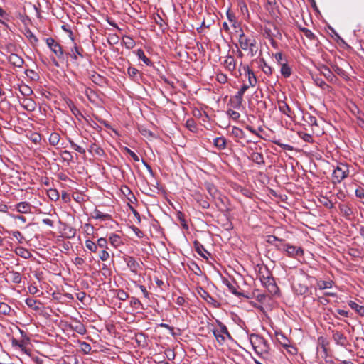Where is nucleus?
Returning <instances> with one entry per match:
<instances>
[{
  "label": "nucleus",
  "instance_id": "3",
  "mask_svg": "<svg viewBox=\"0 0 364 364\" xmlns=\"http://www.w3.org/2000/svg\"><path fill=\"white\" fill-rule=\"evenodd\" d=\"M217 323L220 327V329H213V333L216 339V341L220 344L223 345L225 341L226 337L229 339L232 340V337L229 333L228 328L225 324H223L221 321H217Z\"/></svg>",
  "mask_w": 364,
  "mask_h": 364
},
{
  "label": "nucleus",
  "instance_id": "15",
  "mask_svg": "<svg viewBox=\"0 0 364 364\" xmlns=\"http://www.w3.org/2000/svg\"><path fill=\"white\" fill-rule=\"evenodd\" d=\"M194 200L198 203V205L203 209H208L210 207V203L208 201V197L202 195L199 192H196L193 194Z\"/></svg>",
  "mask_w": 364,
  "mask_h": 364
},
{
  "label": "nucleus",
  "instance_id": "57",
  "mask_svg": "<svg viewBox=\"0 0 364 364\" xmlns=\"http://www.w3.org/2000/svg\"><path fill=\"white\" fill-rule=\"evenodd\" d=\"M96 245H97V247H99L102 249H107V240L105 237L99 238Z\"/></svg>",
  "mask_w": 364,
  "mask_h": 364
},
{
  "label": "nucleus",
  "instance_id": "6",
  "mask_svg": "<svg viewBox=\"0 0 364 364\" xmlns=\"http://www.w3.org/2000/svg\"><path fill=\"white\" fill-rule=\"evenodd\" d=\"M260 280L271 294L274 295L279 291V288L276 284L274 278L269 272H268V275L266 277L264 275L261 276Z\"/></svg>",
  "mask_w": 364,
  "mask_h": 364
},
{
  "label": "nucleus",
  "instance_id": "19",
  "mask_svg": "<svg viewBox=\"0 0 364 364\" xmlns=\"http://www.w3.org/2000/svg\"><path fill=\"white\" fill-rule=\"evenodd\" d=\"M16 209L21 213H28L31 212V205L28 202H20L16 205Z\"/></svg>",
  "mask_w": 364,
  "mask_h": 364
},
{
  "label": "nucleus",
  "instance_id": "31",
  "mask_svg": "<svg viewBox=\"0 0 364 364\" xmlns=\"http://www.w3.org/2000/svg\"><path fill=\"white\" fill-rule=\"evenodd\" d=\"M294 290L297 294L304 295L309 291V287L302 284H297L294 286Z\"/></svg>",
  "mask_w": 364,
  "mask_h": 364
},
{
  "label": "nucleus",
  "instance_id": "25",
  "mask_svg": "<svg viewBox=\"0 0 364 364\" xmlns=\"http://www.w3.org/2000/svg\"><path fill=\"white\" fill-rule=\"evenodd\" d=\"M66 104L68 106V107L70 108L71 112L73 114H74L76 117H79V116H82L81 112L80 111V109L75 105L74 102H73L72 100L70 99H68L66 100Z\"/></svg>",
  "mask_w": 364,
  "mask_h": 364
},
{
  "label": "nucleus",
  "instance_id": "4",
  "mask_svg": "<svg viewBox=\"0 0 364 364\" xmlns=\"http://www.w3.org/2000/svg\"><path fill=\"white\" fill-rule=\"evenodd\" d=\"M349 173L348 166L346 164H340L333 170V183H341L344 178H347Z\"/></svg>",
  "mask_w": 364,
  "mask_h": 364
},
{
  "label": "nucleus",
  "instance_id": "37",
  "mask_svg": "<svg viewBox=\"0 0 364 364\" xmlns=\"http://www.w3.org/2000/svg\"><path fill=\"white\" fill-rule=\"evenodd\" d=\"M176 218L179 220V222H180L181 226L183 227V228L185 229V230H188V225L186 220L185 218L184 213L181 212V211H178L176 213Z\"/></svg>",
  "mask_w": 364,
  "mask_h": 364
},
{
  "label": "nucleus",
  "instance_id": "10",
  "mask_svg": "<svg viewBox=\"0 0 364 364\" xmlns=\"http://www.w3.org/2000/svg\"><path fill=\"white\" fill-rule=\"evenodd\" d=\"M124 259L131 272L135 274H138V270L141 269V264L134 257L131 256H127Z\"/></svg>",
  "mask_w": 364,
  "mask_h": 364
},
{
  "label": "nucleus",
  "instance_id": "40",
  "mask_svg": "<svg viewBox=\"0 0 364 364\" xmlns=\"http://www.w3.org/2000/svg\"><path fill=\"white\" fill-rule=\"evenodd\" d=\"M9 274L11 276V281L14 284H20L21 282V275L19 272L11 270L9 272Z\"/></svg>",
  "mask_w": 364,
  "mask_h": 364
},
{
  "label": "nucleus",
  "instance_id": "59",
  "mask_svg": "<svg viewBox=\"0 0 364 364\" xmlns=\"http://www.w3.org/2000/svg\"><path fill=\"white\" fill-rule=\"evenodd\" d=\"M117 296L119 300L125 301L129 298V294L123 289H119Z\"/></svg>",
  "mask_w": 364,
  "mask_h": 364
},
{
  "label": "nucleus",
  "instance_id": "63",
  "mask_svg": "<svg viewBox=\"0 0 364 364\" xmlns=\"http://www.w3.org/2000/svg\"><path fill=\"white\" fill-rule=\"evenodd\" d=\"M348 254L353 257H360L361 252L357 248H350L348 251Z\"/></svg>",
  "mask_w": 364,
  "mask_h": 364
},
{
  "label": "nucleus",
  "instance_id": "60",
  "mask_svg": "<svg viewBox=\"0 0 364 364\" xmlns=\"http://www.w3.org/2000/svg\"><path fill=\"white\" fill-rule=\"evenodd\" d=\"M273 143L277 144V146L282 147V149H284L285 150L292 151L294 149L292 146L289 145V144H282L280 141V140H274Z\"/></svg>",
  "mask_w": 364,
  "mask_h": 364
},
{
  "label": "nucleus",
  "instance_id": "16",
  "mask_svg": "<svg viewBox=\"0 0 364 364\" xmlns=\"http://www.w3.org/2000/svg\"><path fill=\"white\" fill-rule=\"evenodd\" d=\"M8 60L11 64L18 68H22L24 63L23 59L15 53H11L8 57Z\"/></svg>",
  "mask_w": 364,
  "mask_h": 364
},
{
  "label": "nucleus",
  "instance_id": "39",
  "mask_svg": "<svg viewBox=\"0 0 364 364\" xmlns=\"http://www.w3.org/2000/svg\"><path fill=\"white\" fill-rule=\"evenodd\" d=\"M221 220L223 221L221 223V226L224 230H231L233 229L232 223L230 221L229 218L225 217L224 218L221 219Z\"/></svg>",
  "mask_w": 364,
  "mask_h": 364
},
{
  "label": "nucleus",
  "instance_id": "22",
  "mask_svg": "<svg viewBox=\"0 0 364 364\" xmlns=\"http://www.w3.org/2000/svg\"><path fill=\"white\" fill-rule=\"evenodd\" d=\"M26 304L28 307L35 311L40 310V306L42 305V303L40 301L36 300L33 298H27L26 299Z\"/></svg>",
  "mask_w": 364,
  "mask_h": 364
},
{
  "label": "nucleus",
  "instance_id": "13",
  "mask_svg": "<svg viewBox=\"0 0 364 364\" xmlns=\"http://www.w3.org/2000/svg\"><path fill=\"white\" fill-rule=\"evenodd\" d=\"M320 71L321 74H322L326 79L331 83H335L338 80L333 71L327 65H321Z\"/></svg>",
  "mask_w": 364,
  "mask_h": 364
},
{
  "label": "nucleus",
  "instance_id": "50",
  "mask_svg": "<svg viewBox=\"0 0 364 364\" xmlns=\"http://www.w3.org/2000/svg\"><path fill=\"white\" fill-rule=\"evenodd\" d=\"M186 126L191 132H194L196 129V123L193 118H190L186 121Z\"/></svg>",
  "mask_w": 364,
  "mask_h": 364
},
{
  "label": "nucleus",
  "instance_id": "24",
  "mask_svg": "<svg viewBox=\"0 0 364 364\" xmlns=\"http://www.w3.org/2000/svg\"><path fill=\"white\" fill-rule=\"evenodd\" d=\"M339 210L341 213L345 216L347 219H349L350 216L353 215V212L350 207L346 204H340Z\"/></svg>",
  "mask_w": 364,
  "mask_h": 364
},
{
  "label": "nucleus",
  "instance_id": "42",
  "mask_svg": "<svg viewBox=\"0 0 364 364\" xmlns=\"http://www.w3.org/2000/svg\"><path fill=\"white\" fill-rule=\"evenodd\" d=\"M19 91L23 96H30L33 94L32 89L27 85H22L19 87Z\"/></svg>",
  "mask_w": 364,
  "mask_h": 364
},
{
  "label": "nucleus",
  "instance_id": "62",
  "mask_svg": "<svg viewBox=\"0 0 364 364\" xmlns=\"http://www.w3.org/2000/svg\"><path fill=\"white\" fill-rule=\"evenodd\" d=\"M227 112L230 117H231L234 120H237L240 117V114L238 112H236L232 109H228Z\"/></svg>",
  "mask_w": 364,
  "mask_h": 364
},
{
  "label": "nucleus",
  "instance_id": "29",
  "mask_svg": "<svg viewBox=\"0 0 364 364\" xmlns=\"http://www.w3.org/2000/svg\"><path fill=\"white\" fill-rule=\"evenodd\" d=\"M331 67H332L333 71L334 73H336L338 75H339L340 77H341L342 78H343L345 80L348 79L347 73L343 68L339 67L338 65L334 64V65H332Z\"/></svg>",
  "mask_w": 364,
  "mask_h": 364
},
{
  "label": "nucleus",
  "instance_id": "51",
  "mask_svg": "<svg viewBox=\"0 0 364 364\" xmlns=\"http://www.w3.org/2000/svg\"><path fill=\"white\" fill-rule=\"evenodd\" d=\"M80 347L85 354H89L92 350L91 346L85 341L80 343Z\"/></svg>",
  "mask_w": 364,
  "mask_h": 364
},
{
  "label": "nucleus",
  "instance_id": "14",
  "mask_svg": "<svg viewBox=\"0 0 364 364\" xmlns=\"http://www.w3.org/2000/svg\"><path fill=\"white\" fill-rule=\"evenodd\" d=\"M332 337L337 345L345 346L347 343L346 336L341 331L336 330L332 331Z\"/></svg>",
  "mask_w": 364,
  "mask_h": 364
},
{
  "label": "nucleus",
  "instance_id": "38",
  "mask_svg": "<svg viewBox=\"0 0 364 364\" xmlns=\"http://www.w3.org/2000/svg\"><path fill=\"white\" fill-rule=\"evenodd\" d=\"M224 64L229 70H233L235 68V59L232 56H228V58L224 61Z\"/></svg>",
  "mask_w": 364,
  "mask_h": 364
},
{
  "label": "nucleus",
  "instance_id": "49",
  "mask_svg": "<svg viewBox=\"0 0 364 364\" xmlns=\"http://www.w3.org/2000/svg\"><path fill=\"white\" fill-rule=\"evenodd\" d=\"M26 75L32 80H38L39 79L38 74L33 70L28 69L25 71Z\"/></svg>",
  "mask_w": 364,
  "mask_h": 364
},
{
  "label": "nucleus",
  "instance_id": "52",
  "mask_svg": "<svg viewBox=\"0 0 364 364\" xmlns=\"http://www.w3.org/2000/svg\"><path fill=\"white\" fill-rule=\"evenodd\" d=\"M190 269L194 272L196 275H200L202 274V270L199 267V266L195 262H192L191 263Z\"/></svg>",
  "mask_w": 364,
  "mask_h": 364
},
{
  "label": "nucleus",
  "instance_id": "41",
  "mask_svg": "<svg viewBox=\"0 0 364 364\" xmlns=\"http://www.w3.org/2000/svg\"><path fill=\"white\" fill-rule=\"evenodd\" d=\"M260 62L262 63L260 64V67L262 68V71L267 75H271L272 74V68L267 65L266 61L262 58L260 60Z\"/></svg>",
  "mask_w": 364,
  "mask_h": 364
},
{
  "label": "nucleus",
  "instance_id": "17",
  "mask_svg": "<svg viewBox=\"0 0 364 364\" xmlns=\"http://www.w3.org/2000/svg\"><path fill=\"white\" fill-rule=\"evenodd\" d=\"M243 70L247 75L248 81H249V87L255 86L257 83V78L255 75L254 72L250 68L248 65H245L243 67Z\"/></svg>",
  "mask_w": 364,
  "mask_h": 364
},
{
  "label": "nucleus",
  "instance_id": "32",
  "mask_svg": "<svg viewBox=\"0 0 364 364\" xmlns=\"http://www.w3.org/2000/svg\"><path fill=\"white\" fill-rule=\"evenodd\" d=\"M23 107L25 109L29 112H32L36 108V103L35 102L31 99H25L23 100Z\"/></svg>",
  "mask_w": 364,
  "mask_h": 364
},
{
  "label": "nucleus",
  "instance_id": "2",
  "mask_svg": "<svg viewBox=\"0 0 364 364\" xmlns=\"http://www.w3.org/2000/svg\"><path fill=\"white\" fill-rule=\"evenodd\" d=\"M250 341L258 355L268 353L270 350V346L267 341L259 334L252 333L250 336Z\"/></svg>",
  "mask_w": 364,
  "mask_h": 364
},
{
  "label": "nucleus",
  "instance_id": "64",
  "mask_svg": "<svg viewBox=\"0 0 364 364\" xmlns=\"http://www.w3.org/2000/svg\"><path fill=\"white\" fill-rule=\"evenodd\" d=\"M355 196L360 198V199H363V203L364 204V189L363 188H357L355 190Z\"/></svg>",
  "mask_w": 364,
  "mask_h": 364
},
{
  "label": "nucleus",
  "instance_id": "61",
  "mask_svg": "<svg viewBox=\"0 0 364 364\" xmlns=\"http://www.w3.org/2000/svg\"><path fill=\"white\" fill-rule=\"evenodd\" d=\"M99 258L102 261H107L109 258V254L105 250H102L99 252Z\"/></svg>",
  "mask_w": 364,
  "mask_h": 364
},
{
  "label": "nucleus",
  "instance_id": "9",
  "mask_svg": "<svg viewBox=\"0 0 364 364\" xmlns=\"http://www.w3.org/2000/svg\"><path fill=\"white\" fill-rule=\"evenodd\" d=\"M65 55L70 56L75 63H77L78 57L81 58H84V49L80 46H77L76 43H74V46L70 49V51L65 53Z\"/></svg>",
  "mask_w": 364,
  "mask_h": 364
},
{
  "label": "nucleus",
  "instance_id": "44",
  "mask_svg": "<svg viewBox=\"0 0 364 364\" xmlns=\"http://www.w3.org/2000/svg\"><path fill=\"white\" fill-rule=\"evenodd\" d=\"M85 247L92 252H96L97 250V245L90 240H85Z\"/></svg>",
  "mask_w": 364,
  "mask_h": 364
},
{
  "label": "nucleus",
  "instance_id": "55",
  "mask_svg": "<svg viewBox=\"0 0 364 364\" xmlns=\"http://www.w3.org/2000/svg\"><path fill=\"white\" fill-rule=\"evenodd\" d=\"M91 80L96 85H100L102 82L104 78L100 75L95 73L91 76Z\"/></svg>",
  "mask_w": 364,
  "mask_h": 364
},
{
  "label": "nucleus",
  "instance_id": "43",
  "mask_svg": "<svg viewBox=\"0 0 364 364\" xmlns=\"http://www.w3.org/2000/svg\"><path fill=\"white\" fill-rule=\"evenodd\" d=\"M232 134L234 136L239 139H242L245 136V134L243 130L237 127H232Z\"/></svg>",
  "mask_w": 364,
  "mask_h": 364
},
{
  "label": "nucleus",
  "instance_id": "48",
  "mask_svg": "<svg viewBox=\"0 0 364 364\" xmlns=\"http://www.w3.org/2000/svg\"><path fill=\"white\" fill-rule=\"evenodd\" d=\"M313 79L315 84L323 90L329 87V86L321 77H315Z\"/></svg>",
  "mask_w": 364,
  "mask_h": 364
},
{
  "label": "nucleus",
  "instance_id": "23",
  "mask_svg": "<svg viewBox=\"0 0 364 364\" xmlns=\"http://www.w3.org/2000/svg\"><path fill=\"white\" fill-rule=\"evenodd\" d=\"M135 53L137 55V57L139 59H141L146 65L153 66V62L145 55L144 52L142 49H138L135 51Z\"/></svg>",
  "mask_w": 364,
  "mask_h": 364
},
{
  "label": "nucleus",
  "instance_id": "26",
  "mask_svg": "<svg viewBox=\"0 0 364 364\" xmlns=\"http://www.w3.org/2000/svg\"><path fill=\"white\" fill-rule=\"evenodd\" d=\"M226 142L227 141L223 136L216 137L213 140V144L218 150H223L225 149Z\"/></svg>",
  "mask_w": 364,
  "mask_h": 364
},
{
  "label": "nucleus",
  "instance_id": "27",
  "mask_svg": "<svg viewBox=\"0 0 364 364\" xmlns=\"http://www.w3.org/2000/svg\"><path fill=\"white\" fill-rule=\"evenodd\" d=\"M250 159L255 163L259 164V165H264V159L262 154L257 153V152H252L251 154V156Z\"/></svg>",
  "mask_w": 364,
  "mask_h": 364
},
{
  "label": "nucleus",
  "instance_id": "45",
  "mask_svg": "<svg viewBox=\"0 0 364 364\" xmlns=\"http://www.w3.org/2000/svg\"><path fill=\"white\" fill-rule=\"evenodd\" d=\"M48 196L53 201H56L59 199V193L56 189L50 188L48 191Z\"/></svg>",
  "mask_w": 364,
  "mask_h": 364
},
{
  "label": "nucleus",
  "instance_id": "8",
  "mask_svg": "<svg viewBox=\"0 0 364 364\" xmlns=\"http://www.w3.org/2000/svg\"><path fill=\"white\" fill-rule=\"evenodd\" d=\"M283 250L286 251L287 255L291 257H300L304 255V250L301 247H296L290 244L283 245Z\"/></svg>",
  "mask_w": 364,
  "mask_h": 364
},
{
  "label": "nucleus",
  "instance_id": "53",
  "mask_svg": "<svg viewBox=\"0 0 364 364\" xmlns=\"http://www.w3.org/2000/svg\"><path fill=\"white\" fill-rule=\"evenodd\" d=\"M61 156H62L63 160L64 161H67L68 163H70V161H73V156L70 154V152L68 151L65 150V151H62Z\"/></svg>",
  "mask_w": 364,
  "mask_h": 364
},
{
  "label": "nucleus",
  "instance_id": "58",
  "mask_svg": "<svg viewBox=\"0 0 364 364\" xmlns=\"http://www.w3.org/2000/svg\"><path fill=\"white\" fill-rule=\"evenodd\" d=\"M301 32L304 33V34L305 35V36L306 38H308L310 40H316L317 39L316 38V36L314 35V33L311 32V31H310L309 29L308 28H304V29H301Z\"/></svg>",
  "mask_w": 364,
  "mask_h": 364
},
{
  "label": "nucleus",
  "instance_id": "7",
  "mask_svg": "<svg viewBox=\"0 0 364 364\" xmlns=\"http://www.w3.org/2000/svg\"><path fill=\"white\" fill-rule=\"evenodd\" d=\"M248 88L249 85L244 84L236 93V95L232 98H231L230 100L232 102V106L235 109H239L242 106L243 102V95L248 90Z\"/></svg>",
  "mask_w": 364,
  "mask_h": 364
},
{
  "label": "nucleus",
  "instance_id": "20",
  "mask_svg": "<svg viewBox=\"0 0 364 364\" xmlns=\"http://www.w3.org/2000/svg\"><path fill=\"white\" fill-rule=\"evenodd\" d=\"M127 74L132 80L134 81H139L141 78L139 71L134 67L129 66L127 69Z\"/></svg>",
  "mask_w": 364,
  "mask_h": 364
},
{
  "label": "nucleus",
  "instance_id": "36",
  "mask_svg": "<svg viewBox=\"0 0 364 364\" xmlns=\"http://www.w3.org/2000/svg\"><path fill=\"white\" fill-rule=\"evenodd\" d=\"M333 281H323V280H318L316 282V285L318 287L319 289H325L331 288L333 285Z\"/></svg>",
  "mask_w": 364,
  "mask_h": 364
},
{
  "label": "nucleus",
  "instance_id": "28",
  "mask_svg": "<svg viewBox=\"0 0 364 364\" xmlns=\"http://www.w3.org/2000/svg\"><path fill=\"white\" fill-rule=\"evenodd\" d=\"M205 188L208 191V193L213 198H216L218 195H220V192L217 189V188L211 183H206L205 184Z\"/></svg>",
  "mask_w": 364,
  "mask_h": 364
},
{
  "label": "nucleus",
  "instance_id": "47",
  "mask_svg": "<svg viewBox=\"0 0 364 364\" xmlns=\"http://www.w3.org/2000/svg\"><path fill=\"white\" fill-rule=\"evenodd\" d=\"M277 339L278 341V342L284 348L285 346H287V345L289 344V341L288 340V338L283 334V333H279V334H277Z\"/></svg>",
  "mask_w": 364,
  "mask_h": 364
},
{
  "label": "nucleus",
  "instance_id": "34",
  "mask_svg": "<svg viewBox=\"0 0 364 364\" xmlns=\"http://www.w3.org/2000/svg\"><path fill=\"white\" fill-rule=\"evenodd\" d=\"M109 242L112 245L117 247L122 244L121 237L117 234H112L109 236Z\"/></svg>",
  "mask_w": 364,
  "mask_h": 364
},
{
  "label": "nucleus",
  "instance_id": "12",
  "mask_svg": "<svg viewBox=\"0 0 364 364\" xmlns=\"http://www.w3.org/2000/svg\"><path fill=\"white\" fill-rule=\"evenodd\" d=\"M198 293L207 303L212 304L214 307L219 306V303L203 288L200 287V289L198 290Z\"/></svg>",
  "mask_w": 364,
  "mask_h": 364
},
{
  "label": "nucleus",
  "instance_id": "18",
  "mask_svg": "<svg viewBox=\"0 0 364 364\" xmlns=\"http://www.w3.org/2000/svg\"><path fill=\"white\" fill-rule=\"evenodd\" d=\"M193 247H194V249L196 251V252L200 255L202 257H203L204 259H208V257H206V255L203 253V252H206L209 256H210V253L208 252L204 247V246L200 243L199 241L198 240H195L193 242Z\"/></svg>",
  "mask_w": 364,
  "mask_h": 364
},
{
  "label": "nucleus",
  "instance_id": "46",
  "mask_svg": "<svg viewBox=\"0 0 364 364\" xmlns=\"http://www.w3.org/2000/svg\"><path fill=\"white\" fill-rule=\"evenodd\" d=\"M25 35L28 38L31 44L35 45L37 43L38 38L30 29L26 30Z\"/></svg>",
  "mask_w": 364,
  "mask_h": 364
},
{
  "label": "nucleus",
  "instance_id": "30",
  "mask_svg": "<svg viewBox=\"0 0 364 364\" xmlns=\"http://www.w3.org/2000/svg\"><path fill=\"white\" fill-rule=\"evenodd\" d=\"M92 218L95 219H100L102 220H112V216L109 214L102 213L97 209L95 210Z\"/></svg>",
  "mask_w": 364,
  "mask_h": 364
},
{
  "label": "nucleus",
  "instance_id": "1",
  "mask_svg": "<svg viewBox=\"0 0 364 364\" xmlns=\"http://www.w3.org/2000/svg\"><path fill=\"white\" fill-rule=\"evenodd\" d=\"M239 32L240 34L238 42L240 48L242 49L243 50H249V53L251 55V57L255 56L258 51V48L257 46V41L255 38L253 36L250 38L245 36L241 28H240Z\"/></svg>",
  "mask_w": 364,
  "mask_h": 364
},
{
  "label": "nucleus",
  "instance_id": "33",
  "mask_svg": "<svg viewBox=\"0 0 364 364\" xmlns=\"http://www.w3.org/2000/svg\"><path fill=\"white\" fill-rule=\"evenodd\" d=\"M281 74L284 77H289L291 74V68L286 63H281Z\"/></svg>",
  "mask_w": 364,
  "mask_h": 364
},
{
  "label": "nucleus",
  "instance_id": "56",
  "mask_svg": "<svg viewBox=\"0 0 364 364\" xmlns=\"http://www.w3.org/2000/svg\"><path fill=\"white\" fill-rule=\"evenodd\" d=\"M299 137L302 139L306 142H313V137L310 134L305 132H299Z\"/></svg>",
  "mask_w": 364,
  "mask_h": 364
},
{
  "label": "nucleus",
  "instance_id": "54",
  "mask_svg": "<svg viewBox=\"0 0 364 364\" xmlns=\"http://www.w3.org/2000/svg\"><path fill=\"white\" fill-rule=\"evenodd\" d=\"M72 148L80 154H85V149L76 144L71 139H68Z\"/></svg>",
  "mask_w": 364,
  "mask_h": 364
},
{
  "label": "nucleus",
  "instance_id": "11",
  "mask_svg": "<svg viewBox=\"0 0 364 364\" xmlns=\"http://www.w3.org/2000/svg\"><path fill=\"white\" fill-rule=\"evenodd\" d=\"M223 283L228 287L230 291L234 295L237 296H244L243 293L237 291V287H238V286L237 285L235 279H232V280H229L227 278H223Z\"/></svg>",
  "mask_w": 364,
  "mask_h": 364
},
{
  "label": "nucleus",
  "instance_id": "35",
  "mask_svg": "<svg viewBox=\"0 0 364 364\" xmlns=\"http://www.w3.org/2000/svg\"><path fill=\"white\" fill-rule=\"evenodd\" d=\"M60 139V136L57 132H52L49 136V143L52 146H56Z\"/></svg>",
  "mask_w": 364,
  "mask_h": 364
},
{
  "label": "nucleus",
  "instance_id": "21",
  "mask_svg": "<svg viewBox=\"0 0 364 364\" xmlns=\"http://www.w3.org/2000/svg\"><path fill=\"white\" fill-rule=\"evenodd\" d=\"M278 107L281 112L288 117L290 116V114L291 113V109L284 100H278Z\"/></svg>",
  "mask_w": 364,
  "mask_h": 364
},
{
  "label": "nucleus",
  "instance_id": "5",
  "mask_svg": "<svg viewBox=\"0 0 364 364\" xmlns=\"http://www.w3.org/2000/svg\"><path fill=\"white\" fill-rule=\"evenodd\" d=\"M46 42L48 48L59 60H63L65 59V52L59 43L56 42L55 40L51 37L47 38Z\"/></svg>",
  "mask_w": 364,
  "mask_h": 364
}]
</instances>
